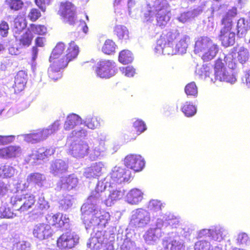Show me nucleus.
Wrapping results in <instances>:
<instances>
[{
    "mask_svg": "<svg viewBox=\"0 0 250 250\" xmlns=\"http://www.w3.org/2000/svg\"><path fill=\"white\" fill-rule=\"evenodd\" d=\"M65 49V43L62 42H59L54 47L51 54L55 52L58 53V54L57 56L58 59L57 60H59L66 67L69 62L73 61L77 58L80 50L78 45L76 44L74 41H71L68 43L66 50V54L63 55Z\"/></svg>",
    "mask_w": 250,
    "mask_h": 250,
    "instance_id": "nucleus-1",
    "label": "nucleus"
},
{
    "mask_svg": "<svg viewBox=\"0 0 250 250\" xmlns=\"http://www.w3.org/2000/svg\"><path fill=\"white\" fill-rule=\"evenodd\" d=\"M57 14L64 20V21L70 25L75 23L76 21V7L68 0L60 2Z\"/></svg>",
    "mask_w": 250,
    "mask_h": 250,
    "instance_id": "nucleus-2",
    "label": "nucleus"
},
{
    "mask_svg": "<svg viewBox=\"0 0 250 250\" xmlns=\"http://www.w3.org/2000/svg\"><path fill=\"white\" fill-rule=\"evenodd\" d=\"M214 75L216 80L226 82L232 83L236 81V79L232 73H229L226 70L222 60L218 58L217 59L214 65Z\"/></svg>",
    "mask_w": 250,
    "mask_h": 250,
    "instance_id": "nucleus-3",
    "label": "nucleus"
},
{
    "mask_svg": "<svg viewBox=\"0 0 250 250\" xmlns=\"http://www.w3.org/2000/svg\"><path fill=\"white\" fill-rule=\"evenodd\" d=\"M95 72L100 78H109L116 73L115 62L110 60L101 61L97 63Z\"/></svg>",
    "mask_w": 250,
    "mask_h": 250,
    "instance_id": "nucleus-4",
    "label": "nucleus"
},
{
    "mask_svg": "<svg viewBox=\"0 0 250 250\" xmlns=\"http://www.w3.org/2000/svg\"><path fill=\"white\" fill-rule=\"evenodd\" d=\"M79 242V238L71 230L62 234L57 239V246L61 250L70 249Z\"/></svg>",
    "mask_w": 250,
    "mask_h": 250,
    "instance_id": "nucleus-5",
    "label": "nucleus"
},
{
    "mask_svg": "<svg viewBox=\"0 0 250 250\" xmlns=\"http://www.w3.org/2000/svg\"><path fill=\"white\" fill-rule=\"evenodd\" d=\"M58 54L56 52L51 54L49 59L50 64L48 69V74L49 77L54 81H56L61 77L62 74L60 71L66 67L59 60H57Z\"/></svg>",
    "mask_w": 250,
    "mask_h": 250,
    "instance_id": "nucleus-6",
    "label": "nucleus"
},
{
    "mask_svg": "<svg viewBox=\"0 0 250 250\" xmlns=\"http://www.w3.org/2000/svg\"><path fill=\"white\" fill-rule=\"evenodd\" d=\"M150 220L149 213L142 209L137 210L132 216L130 222L131 227L134 228H140L145 227Z\"/></svg>",
    "mask_w": 250,
    "mask_h": 250,
    "instance_id": "nucleus-7",
    "label": "nucleus"
},
{
    "mask_svg": "<svg viewBox=\"0 0 250 250\" xmlns=\"http://www.w3.org/2000/svg\"><path fill=\"white\" fill-rule=\"evenodd\" d=\"M32 233L34 237L42 241L51 237L53 235V230L50 225L41 223L34 226Z\"/></svg>",
    "mask_w": 250,
    "mask_h": 250,
    "instance_id": "nucleus-8",
    "label": "nucleus"
},
{
    "mask_svg": "<svg viewBox=\"0 0 250 250\" xmlns=\"http://www.w3.org/2000/svg\"><path fill=\"white\" fill-rule=\"evenodd\" d=\"M125 166L135 172L141 171L145 167L144 159L140 155L130 154L127 155L124 160Z\"/></svg>",
    "mask_w": 250,
    "mask_h": 250,
    "instance_id": "nucleus-9",
    "label": "nucleus"
},
{
    "mask_svg": "<svg viewBox=\"0 0 250 250\" xmlns=\"http://www.w3.org/2000/svg\"><path fill=\"white\" fill-rule=\"evenodd\" d=\"M131 176L130 171L125 167H115L111 173L112 180L117 183L127 182Z\"/></svg>",
    "mask_w": 250,
    "mask_h": 250,
    "instance_id": "nucleus-10",
    "label": "nucleus"
},
{
    "mask_svg": "<svg viewBox=\"0 0 250 250\" xmlns=\"http://www.w3.org/2000/svg\"><path fill=\"white\" fill-rule=\"evenodd\" d=\"M179 33L170 30H165L161 35L157 43L162 48L171 47L179 36Z\"/></svg>",
    "mask_w": 250,
    "mask_h": 250,
    "instance_id": "nucleus-11",
    "label": "nucleus"
},
{
    "mask_svg": "<svg viewBox=\"0 0 250 250\" xmlns=\"http://www.w3.org/2000/svg\"><path fill=\"white\" fill-rule=\"evenodd\" d=\"M232 27L230 24L229 26L224 25L220 30L219 39L222 45L225 47L232 45L235 42V35L231 31Z\"/></svg>",
    "mask_w": 250,
    "mask_h": 250,
    "instance_id": "nucleus-12",
    "label": "nucleus"
},
{
    "mask_svg": "<svg viewBox=\"0 0 250 250\" xmlns=\"http://www.w3.org/2000/svg\"><path fill=\"white\" fill-rule=\"evenodd\" d=\"M50 225L57 228L69 229L70 227L69 219L65 215L57 213L50 216Z\"/></svg>",
    "mask_w": 250,
    "mask_h": 250,
    "instance_id": "nucleus-13",
    "label": "nucleus"
},
{
    "mask_svg": "<svg viewBox=\"0 0 250 250\" xmlns=\"http://www.w3.org/2000/svg\"><path fill=\"white\" fill-rule=\"evenodd\" d=\"M27 80V74L23 70L18 72L15 77L13 85L15 93H18L21 92L25 88Z\"/></svg>",
    "mask_w": 250,
    "mask_h": 250,
    "instance_id": "nucleus-14",
    "label": "nucleus"
},
{
    "mask_svg": "<svg viewBox=\"0 0 250 250\" xmlns=\"http://www.w3.org/2000/svg\"><path fill=\"white\" fill-rule=\"evenodd\" d=\"M133 129L128 132V139L130 140L135 139L142 132L146 129L145 123L142 120L137 119L133 124Z\"/></svg>",
    "mask_w": 250,
    "mask_h": 250,
    "instance_id": "nucleus-15",
    "label": "nucleus"
},
{
    "mask_svg": "<svg viewBox=\"0 0 250 250\" xmlns=\"http://www.w3.org/2000/svg\"><path fill=\"white\" fill-rule=\"evenodd\" d=\"M19 46L21 48H27L32 43L34 36L29 29L24 32L19 38L14 35Z\"/></svg>",
    "mask_w": 250,
    "mask_h": 250,
    "instance_id": "nucleus-16",
    "label": "nucleus"
},
{
    "mask_svg": "<svg viewBox=\"0 0 250 250\" xmlns=\"http://www.w3.org/2000/svg\"><path fill=\"white\" fill-rule=\"evenodd\" d=\"M155 11L157 12L156 14L157 25L162 27L165 26L170 18L169 12L163 7L156 8Z\"/></svg>",
    "mask_w": 250,
    "mask_h": 250,
    "instance_id": "nucleus-17",
    "label": "nucleus"
},
{
    "mask_svg": "<svg viewBox=\"0 0 250 250\" xmlns=\"http://www.w3.org/2000/svg\"><path fill=\"white\" fill-rule=\"evenodd\" d=\"M72 146V145H71ZM76 157H83L88 153L89 146L86 143L81 142L74 144L70 149Z\"/></svg>",
    "mask_w": 250,
    "mask_h": 250,
    "instance_id": "nucleus-18",
    "label": "nucleus"
},
{
    "mask_svg": "<svg viewBox=\"0 0 250 250\" xmlns=\"http://www.w3.org/2000/svg\"><path fill=\"white\" fill-rule=\"evenodd\" d=\"M214 44L212 41L207 37H201L195 42L194 51L199 53L206 50L210 46H212Z\"/></svg>",
    "mask_w": 250,
    "mask_h": 250,
    "instance_id": "nucleus-19",
    "label": "nucleus"
},
{
    "mask_svg": "<svg viewBox=\"0 0 250 250\" xmlns=\"http://www.w3.org/2000/svg\"><path fill=\"white\" fill-rule=\"evenodd\" d=\"M35 203V197L33 194L26 193L23 194V199L22 205L20 207L17 208L16 210L20 212H24L27 211L31 208Z\"/></svg>",
    "mask_w": 250,
    "mask_h": 250,
    "instance_id": "nucleus-20",
    "label": "nucleus"
},
{
    "mask_svg": "<svg viewBox=\"0 0 250 250\" xmlns=\"http://www.w3.org/2000/svg\"><path fill=\"white\" fill-rule=\"evenodd\" d=\"M68 166L65 162L62 160H57L53 162L50 166V171L54 175H58L66 172Z\"/></svg>",
    "mask_w": 250,
    "mask_h": 250,
    "instance_id": "nucleus-21",
    "label": "nucleus"
},
{
    "mask_svg": "<svg viewBox=\"0 0 250 250\" xmlns=\"http://www.w3.org/2000/svg\"><path fill=\"white\" fill-rule=\"evenodd\" d=\"M143 193L137 188L131 189L126 195V200L132 205L138 204L143 199Z\"/></svg>",
    "mask_w": 250,
    "mask_h": 250,
    "instance_id": "nucleus-22",
    "label": "nucleus"
},
{
    "mask_svg": "<svg viewBox=\"0 0 250 250\" xmlns=\"http://www.w3.org/2000/svg\"><path fill=\"white\" fill-rule=\"evenodd\" d=\"M50 130L49 129H45L36 133L28 134L27 136L28 141L35 143L45 139L49 134ZM51 132H52L51 130Z\"/></svg>",
    "mask_w": 250,
    "mask_h": 250,
    "instance_id": "nucleus-23",
    "label": "nucleus"
},
{
    "mask_svg": "<svg viewBox=\"0 0 250 250\" xmlns=\"http://www.w3.org/2000/svg\"><path fill=\"white\" fill-rule=\"evenodd\" d=\"M81 122V118L78 115L72 113L68 115L64 124V129L69 131Z\"/></svg>",
    "mask_w": 250,
    "mask_h": 250,
    "instance_id": "nucleus-24",
    "label": "nucleus"
},
{
    "mask_svg": "<svg viewBox=\"0 0 250 250\" xmlns=\"http://www.w3.org/2000/svg\"><path fill=\"white\" fill-rule=\"evenodd\" d=\"M103 165L100 163H95L87 167L85 172L84 175L87 178H96L102 174Z\"/></svg>",
    "mask_w": 250,
    "mask_h": 250,
    "instance_id": "nucleus-25",
    "label": "nucleus"
},
{
    "mask_svg": "<svg viewBox=\"0 0 250 250\" xmlns=\"http://www.w3.org/2000/svg\"><path fill=\"white\" fill-rule=\"evenodd\" d=\"M78 182V179L76 177L69 175L61 180V188L70 190L76 187Z\"/></svg>",
    "mask_w": 250,
    "mask_h": 250,
    "instance_id": "nucleus-26",
    "label": "nucleus"
},
{
    "mask_svg": "<svg viewBox=\"0 0 250 250\" xmlns=\"http://www.w3.org/2000/svg\"><path fill=\"white\" fill-rule=\"evenodd\" d=\"M163 245L165 249L166 250H184V246L183 244L176 240L168 241L167 239L164 240Z\"/></svg>",
    "mask_w": 250,
    "mask_h": 250,
    "instance_id": "nucleus-27",
    "label": "nucleus"
},
{
    "mask_svg": "<svg viewBox=\"0 0 250 250\" xmlns=\"http://www.w3.org/2000/svg\"><path fill=\"white\" fill-rule=\"evenodd\" d=\"M44 180L43 175L38 172L30 174L26 178V181L28 184L34 185L35 186H42V182Z\"/></svg>",
    "mask_w": 250,
    "mask_h": 250,
    "instance_id": "nucleus-28",
    "label": "nucleus"
},
{
    "mask_svg": "<svg viewBox=\"0 0 250 250\" xmlns=\"http://www.w3.org/2000/svg\"><path fill=\"white\" fill-rule=\"evenodd\" d=\"M237 14V8L235 7L229 9L221 20V23L224 25L232 26V19L236 16Z\"/></svg>",
    "mask_w": 250,
    "mask_h": 250,
    "instance_id": "nucleus-29",
    "label": "nucleus"
},
{
    "mask_svg": "<svg viewBox=\"0 0 250 250\" xmlns=\"http://www.w3.org/2000/svg\"><path fill=\"white\" fill-rule=\"evenodd\" d=\"M26 25V20L21 15H17L14 19L13 30L15 34L22 31Z\"/></svg>",
    "mask_w": 250,
    "mask_h": 250,
    "instance_id": "nucleus-30",
    "label": "nucleus"
},
{
    "mask_svg": "<svg viewBox=\"0 0 250 250\" xmlns=\"http://www.w3.org/2000/svg\"><path fill=\"white\" fill-rule=\"evenodd\" d=\"M123 194L121 191L114 190L110 192L108 198L105 200V204L107 206H111L114 202L122 198Z\"/></svg>",
    "mask_w": 250,
    "mask_h": 250,
    "instance_id": "nucleus-31",
    "label": "nucleus"
},
{
    "mask_svg": "<svg viewBox=\"0 0 250 250\" xmlns=\"http://www.w3.org/2000/svg\"><path fill=\"white\" fill-rule=\"evenodd\" d=\"M6 158L10 159L18 157L21 152L20 146H9L5 147Z\"/></svg>",
    "mask_w": 250,
    "mask_h": 250,
    "instance_id": "nucleus-32",
    "label": "nucleus"
},
{
    "mask_svg": "<svg viewBox=\"0 0 250 250\" xmlns=\"http://www.w3.org/2000/svg\"><path fill=\"white\" fill-rule=\"evenodd\" d=\"M4 4L8 9L14 11L21 10L24 5L22 0H5Z\"/></svg>",
    "mask_w": 250,
    "mask_h": 250,
    "instance_id": "nucleus-33",
    "label": "nucleus"
},
{
    "mask_svg": "<svg viewBox=\"0 0 250 250\" xmlns=\"http://www.w3.org/2000/svg\"><path fill=\"white\" fill-rule=\"evenodd\" d=\"M133 60L131 52L126 49L123 50L119 53L118 60L123 64L131 63Z\"/></svg>",
    "mask_w": 250,
    "mask_h": 250,
    "instance_id": "nucleus-34",
    "label": "nucleus"
},
{
    "mask_svg": "<svg viewBox=\"0 0 250 250\" xmlns=\"http://www.w3.org/2000/svg\"><path fill=\"white\" fill-rule=\"evenodd\" d=\"M114 33L120 40L127 39L129 32L126 27L123 25H116L114 28Z\"/></svg>",
    "mask_w": 250,
    "mask_h": 250,
    "instance_id": "nucleus-35",
    "label": "nucleus"
},
{
    "mask_svg": "<svg viewBox=\"0 0 250 250\" xmlns=\"http://www.w3.org/2000/svg\"><path fill=\"white\" fill-rule=\"evenodd\" d=\"M15 173V169L10 165L4 164L0 165V177L3 178H10Z\"/></svg>",
    "mask_w": 250,
    "mask_h": 250,
    "instance_id": "nucleus-36",
    "label": "nucleus"
},
{
    "mask_svg": "<svg viewBox=\"0 0 250 250\" xmlns=\"http://www.w3.org/2000/svg\"><path fill=\"white\" fill-rule=\"evenodd\" d=\"M206 50L207 51L205 52L202 57L205 62H208L213 59L218 52V48L215 44H214L212 46H210Z\"/></svg>",
    "mask_w": 250,
    "mask_h": 250,
    "instance_id": "nucleus-37",
    "label": "nucleus"
},
{
    "mask_svg": "<svg viewBox=\"0 0 250 250\" xmlns=\"http://www.w3.org/2000/svg\"><path fill=\"white\" fill-rule=\"evenodd\" d=\"M182 111L187 117H191L196 113V108L190 102H186L182 107Z\"/></svg>",
    "mask_w": 250,
    "mask_h": 250,
    "instance_id": "nucleus-38",
    "label": "nucleus"
},
{
    "mask_svg": "<svg viewBox=\"0 0 250 250\" xmlns=\"http://www.w3.org/2000/svg\"><path fill=\"white\" fill-rule=\"evenodd\" d=\"M116 45L111 40H106L102 47L103 52L106 54L110 55L115 52Z\"/></svg>",
    "mask_w": 250,
    "mask_h": 250,
    "instance_id": "nucleus-39",
    "label": "nucleus"
},
{
    "mask_svg": "<svg viewBox=\"0 0 250 250\" xmlns=\"http://www.w3.org/2000/svg\"><path fill=\"white\" fill-rule=\"evenodd\" d=\"M29 27L30 31L36 35H44L47 32V28L44 25L31 23Z\"/></svg>",
    "mask_w": 250,
    "mask_h": 250,
    "instance_id": "nucleus-40",
    "label": "nucleus"
},
{
    "mask_svg": "<svg viewBox=\"0 0 250 250\" xmlns=\"http://www.w3.org/2000/svg\"><path fill=\"white\" fill-rule=\"evenodd\" d=\"M237 34L238 36H245L248 31V26L244 18H240L237 23Z\"/></svg>",
    "mask_w": 250,
    "mask_h": 250,
    "instance_id": "nucleus-41",
    "label": "nucleus"
},
{
    "mask_svg": "<svg viewBox=\"0 0 250 250\" xmlns=\"http://www.w3.org/2000/svg\"><path fill=\"white\" fill-rule=\"evenodd\" d=\"M16 216L10 207L6 206H1L0 207V218L9 219L12 218Z\"/></svg>",
    "mask_w": 250,
    "mask_h": 250,
    "instance_id": "nucleus-42",
    "label": "nucleus"
},
{
    "mask_svg": "<svg viewBox=\"0 0 250 250\" xmlns=\"http://www.w3.org/2000/svg\"><path fill=\"white\" fill-rule=\"evenodd\" d=\"M185 91L188 96L196 97L198 94V88L194 82L187 84L185 87Z\"/></svg>",
    "mask_w": 250,
    "mask_h": 250,
    "instance_id": "nucleus-43",
    "label": "nucleus"
},
{
    "mask_svg": "<svg viewBox=\"0 0 250 250\" xmlns=\"http://www.w3.org/2000/svg\"><path fill=\"white\" fill-rule=\"evenodd\" d=\"M188 37H185L182 38L176 44L175 49L177 53L183 54L186 53L188 48Z\"/></svg>",
    "mask_w": 250,
    "mask_h": 250,
    "instance_id": "nucleus-44",
    "label": "nucleus"
},
{
    "mask_svg": "<svg viewBox=\"0 0 250 250\" xmlns=\"http://www.w3.org/2000/svg\"><path fill=\"white\" fill-rule=\"evenodd\" d=\"M84 123L89 128L94 129L100 125V119L97 117L88 118Z\"/></svg>",
    "mask_w": 250,
    "mask_h": 250,
    "instance_id": "nucleus-45",
    "label": "nucleus"
},
{
    "mask_svg": "<svg viewBox=\"0 0 250 250\" xmlns=\"http://www.w3.org/2000/svg\"><path fill=\"white\" fill-rule=\"evenodd\" d=\"M157 228H150L148 229L144 235L145 240L148 243L155 241L157 238L156 234Z\"/></svg>",
    "mask_w": 250,
    "mask_h": 250,
    "instance_id": "nucleus-46",
    "label": "nucleus"
},
{
    "mask_svg": "<svg viewBox=\"0 0 250 250\" xmlns=\"http://www.w3.org/2000/svg\"><path fill=\"white\" fill-rule=\"evenodd\" d=\"M42 16V13L39 9L36 8H31L28 12L27 17L32 22H35Z\"/></svg>",
    "mask_w": 250,
    "mask_h": 250,
    "instance_id": "nucleus-47",
    "label": "nucleus"
},
{
    "mask_svg": "<svg viewBox=\"0 0 250 250\" xmlns=\"http://www.w3.org/2000/svg\"><path fill=\"white\" fill-rule=\"evenodd\" d=\"M249 53L248 50L241 47L238 52L237 59L241 63H244L249 60Z\"/></svg>",
    "mask_w": 250,
    "mask_h": 250,
    "instance_id": "nucleus-48",
    "label": "nucleus"
},
{
    "mask_svg": "<svg viewBox=\"0 0 250 250\" xmlns=\"http://www.w3.org/2000/svg\"><path fill=\"white\" fill-rule=\"evenodd\" d=\"M23 199V194H16L12 196L10 199V203L13 206L17 208L20 207V206L22 205Z\"/></svg>",
    "mask_w": 250,
    "mask_h": 250,
    "instance_id": "nucleus-49",
    "label": "nucleus"
},
{
    "mask_svg": "<svg viewBox=\"0 0 250 250\" xmlns=\"http://www.w3.org/2000/svg\"><path fill=\"white\" fill-rule=\"evenodd\" d=\"M210 244L207 241H198L195 245V250H210Z\"/></svg>",
    "mask_w": 250,
    "mask_h": 250,
    "instance_id": "nucleus-50",
    "label": "nucleus"
},
{
    "mask_svg": "<svg viewBox=\"0 0 250 250\" xmlns=\"http://www.w3.org/2000/svg\"><path fill=\"white\" fill-rule=\"evenodd\" d=\"M9 26L8 23L5 21L0 22V35L2 37H6L8 34Z\"/></svg>",
    "mask_w": 250,
    "mask_h": 250,
    "instance_id": "nucleus-51",
    "label": "nucleus"
},
{
    "mask_svg": "<svg viewBox=\"0 0 250 250\" xmlns=\"http://www.w3.org/2000/svg\"><path fill=\"white\" fill-rule=\"evenodd\" d=\"M98 218L99 220L97 222V224L105 226L110 220V215L108 212H104Z\"/></svg>",
    "mask_w": 250,
    "mask_h": 250,
    "instance_id": "nucleus-52",
    "label": "nucleus"
},
{
    "mask_svg": "<svg viewBox=\"0 0 250 250\" xmlns=\"http://www.w3.org/2000/svg\"><path fill=\"white\" fill-rule=\"evenodd\" d=\"M249 240V237L247 234L243 232L239 233L236 239V243L237 245H240L243 244H246Z\"/></svg>",
    "mask_w": 250,
    "mask_h": 250,
    "instance_id": "nucleus-53",
    "label": "nucleus"
},
{
    "mask_svg": "<svg viewBox=\"0 0 250 250\" xmlns=\"http://www.w3.org/2000/svg\"><path fill=\"white\" fill-rule=\"evenodd\" d=\"M162 204L160 201L153 200L149 202V207L151 210L154 211H157L161 210Z\"/></svg>",
    "mask_w": 250,
    "mask_h": 250,
    "instance_id": "nucleus-54",
    "label": "nucleus"
},
{
    "mask_svg": "<svg viewBox=\"0 0 250 250\" xmlns=\"http://www.w3.org/2000/svg\"><path fill=\"white\" fill-rule=\"evenodd\" d=\"M14 139L13 135H0V146H4L12 143Z\"/></svg>",
    "mask_w": 250,
    "mask_h": 250,
    "instance_id": "nucleus-55",
    "label": "nucleus"
},
{
    "mask_svg": "<svg viewBox=\"0 0 250 250\" xmlns=\"http://www.w3.org/2000/svg\"><path fill=\"white\" fill-rule=\"evenodd\" d=\"M122 72L127 77H132L135 74V69L131 67L126 66L123 68Z\"/></svg>",
    "mask_w": 250,
    "mask_h": 250,
    "instance_id": "nucleus-56",
    "label": "nucleus"
},
{
    "mask_svg": "<svg viewBox=\"0 0 250 250\" xmlns=\"http://www.w3.org/2000/svg\"><path fill=\"white\" fill-rule=\"evenodd\" d=\"M35 4L42 11L44 12L46 10V4L45 0H34Z\"/></svg>",
    "mask_w": 250,
    "mask_h": 250,
    "instance_id": "nucleus-57",
    "label": "nucleus"
},
{
    "mask_svg": "<svg viewBox=\"0 0 250 250\" xmlns=\"http://www.w3.org/2000/svg\"><path fill=\"white\" fill-rule=\"evenodd\" d=\"M45 38L42 37H37L35 40V47H43L44 46Z\"/></svg>",
    "mask_w": 250,
    "mask_h": 250,
    "instance_id": "nucleus-58",
    "label": "nucleus"
},
{
    "mask_svg": "<svg viewBox=\"0 0 250 250\" xmlns=\"http://www.w3.org/2000/svg\"><path fill=\"white\" fill-rule=\"evenodd\" d=\"M210 234L212 235V239L214 240L220 241L222 239V235L216 230H212Z\"/></svg>",
    "mask_w": 250,
    "mask_h": 250,
    "instance_id": "nucleus-59",
    "label": "nucleus"
},
{
    "mask_svg": "<svg viewBox=\"0 0 250 250\" xmlns=\"http://www.w3.org/2000/svg\"><path fill=\"white\" fill-rule=\"evenodd\" d=\"M8 191L7 187L3 182H0V196H3L6 194Z\"/></svg>",
    "mask_w": 250,
    "mask_h": 250,
    "instance_id": "nucleus-60",
    "label": "nucleus"
},
{
    "mask_svg": "<svg viewBox=\"0 0 250 250\" xmlns=\"http://www.w3.org/2000/svg\"><path fill=\"white\" fill-rule=\"evenodd\" d=\"M179 21L182 22H186L189 19V16H188V13H183L178 18Z\"/></svg>",
    "mask_w": 250,
    "mask_h": 250,
    "instance_id": "nucleus-61",
    "label": "nucleus"
},
{
    "mask_svg": "<svg viewBox=\"0 0 250 250\" xmlns=\"http://www.w3.org/2000/svg\"><path fill=\"white\" fill-rule=\"evenodd\" d=\"M31 51L32 54V60L33 61H34L37 58L38 54V49L37 47L35 46H33Z\"/></svg>",
    "mask_w": 250,
    "mask_h": 250,
    "instance_id": "nucleus-62",
    "label": "nucleus"
},
{
    "mask_svg": "<svg viewBox=\"0 0 250 250\" xmlns=\"http://www.w3.org/2000/svg\"><path fill=\"white\" fill-rule=\"evenodd\" d=\"M9 52L12 55H17L18 54V50L14 47H10L9 48Z\"/></svg>",
    "mask_w": 250,
    "mask_h": 250,
    "instance_id": "nucleus-63",
    "label": "nucleus"
},
{
    "mask_svg": "<svg viewBox=\"0 0 250 250\" xmlns=\"http://www.w3.org/2000/svg\"><path fill=\"white\" fill-rule=\"evenodd\" d=\"M246 83L248 85L250 86V70L246 74Z\"/></svg>",
    "mask_w": 250,
    "mask_h": 250,
    "instance_id": "nucleus-64",
    "label": "nucleus"
}]
</instances>
